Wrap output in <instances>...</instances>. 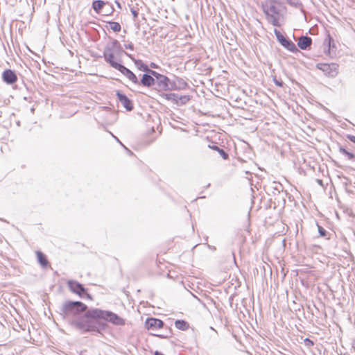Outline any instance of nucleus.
Here are the masks:
<instances>
[{
	"mask_svg": "<svg viewBox=\"0 0 355 355\" xmlns=\"http://www.w3.org/2000/svg\"><path fill=\"white\" fill-rule=\"evenodd\" d=\"M125 48L127 49L133 50L134 49V45H133V44L132 42H130L128 44H125Z\"/></svg>",
	"mask_w": 355,
	"mask_h": 355,
	"instance_id": "72a5a7b5",
	"label": "nucleus"
},
{
	"mask_svg": "<svg viewBox=\"0 0 355 355\" xmlns=\"http://www.w3.org/2000/svg\"><path fill=\"white\" fill-rule=\"evenodd\" d=\"M108 24L110 26V28L114 31V32H119L121 30V26L119 22L116 21H109Z\"/></svg>",
	"mask_w": 355,
	"mask_h": 355,
	"instance_id": "bb28decb",
	"label": "nucleus"
},
{
	"mask_svg": "<svg viewBox=\"0 0 355 355\" xmlns=\"http://www.w3.org/2000/svg\"><path fill=\"white\" fill-rule=\"evenodd\" d=\"M145 326L148 330H156L157 329L163 328L164 322L158 318H149L146 320Z\"/></svg>",
	"mask_w": 355,
	"mask_h": 355,
	"instance_id": "ddd939ff",
	"label": "nucleus"
},
{
	"mask_svg": "<svg viewBox=\"0 0 355 355\" xmlns=\"http://www.w3.org/2000/svg\"><path fill=\"white\" fill-rule=\"evenodd\" d=\"M286 2L290 5L295 6V7H297V5L299 4L298 2H295L293 0H286Z\"/></svg>",
	"mask_w": 355,
	"mask_h": 355,
	"instance_id": "f704fd0d",
	"label": "nucleus"
},
{
	"mask_svg": "<svg viewBox=\"0 0 355 355\" xmlns=\"http://www.w3.org/2000/svg\"><path fill=\"white\" fill-rule=\"evenodd\" d=\"M154 355H164V354H163L161 352L155 351L154 352Z\"/></svg>",
	"mask_w": 355,
	"mask_h": 355,
	"instance_id": "58836bf2",
	"label": "nucleus"
},
{
	"mask_svg": "<svg viewBox=\"0 0 355 355\" xmlns=\"http://www.w3.org/2000/svg\"><path fill=\"white\" fill-rule=\"evenodd\" d=\"M115 3L117 5L118 8H121V5L119 2L117 1H115Z\"/></svg>",
	"mask_w": 355,
	"mask_h": 355,
	"instance_id": "ea45409f",
	"label": "nucleus"
},
{
	"mask_svg": "<svg viewBox=\"0 0 355 355\" xmlns=\"http://www.w3.org/2000/svg\"><path fill=\"white\" fill-rule=\"evenodd\" d=\"M92 322L96 324V329L91 330V332L101 334L102 330L105 329V324L102 322V320L109 322L114 325L123 326L125 324V320L110 311L102 310L98 308H93Z\"/></svg>",
	"mask_w": 355,
	"mask_h": 355,
	"instance_id": "f03ea898",
	"label": "nucleus"
},
{
	"mask_svg": "<svg viewBox=\"0 0 355 355\" xmlns=\"http://www.w3.org/2000/svg\"><path fill=\"white\" fill-rule=\"evenodd\" d=\"M281 4L276 0H266L262 4L263 12L270 23L275 26H279V23Z\"/></svg>",
	"mask_w": 355,
	"mask_h": 355,
	"instance_id": "7ed1b4c3",
	"label": "nucleus"
},
{
	"mask_svg": "<svg viewBox=\"0 0 355 355\" xmlns=\"http://www.w3.org/2000/svg\"><path fill=\"white\" fill-rule=\"evenodd\" d=\"M92 311L93 308L88 309V306L80 301L67 300L59 307L62 319L83 333L91 332L96 328L91 317Z\"/></svg>",
	"mask_w": 355,
	"mask_h": 355,
	"instance_id": "f257e3e1",
	"label": "nucleus"
},
{
	"mask_svg": "<svg viewBox=\"0 0 355 355\" xmlns=\"http://www.w3.org/2000/svg\"><path fill=\"white\" fill-rule=\"evenodd\" d=\"M1 78L3 81L9 85L15 84L18 79L16 72L10 69H7L3 71Z\"/></svg>",
	"mask_w": 355,
	"mask_h": 355,
	"instance_id": "9b49d317",
	"label": "nucleus"
},
{
	"mask_svg": "<svg viewBox=\"0 0 355 355\" xmlns=\"http://www.w3.org/2000/svg\"><path fill=\"white\" fill-rule=\"evenodd\" d=\"M191 100L189 95H181L178 96V106L183 105L187 104Z\"/></svg>",
	"mask_w": 355,
	"mask_h": 355,
	"instance_id": "a878e982",
	"label": "nucleus"
},
{
	"mask_svg": "<svg viewBox=\"0 0 355 355\" xmlns=\"http://www.w3.org/2000/svg\"><path fill=\"white\" fill-rule=\"evenodd\" d=\"M350 146V144H347L345 146L339 145L338 152L347 160L355 162V153L352 152V150L349 148Z\"/></svg>",
	"mask_w": 355,
	"mask_h": 355,
	"instance_id": "4468645a",
	"label": "nucleus"
},
{
	"mask_svg": "<svg viewBox=\"0 0 355 355\" xmlns=\"http://www.w3.org/2000/svg\"><path fill=\"white\" fill-rule=\"evenodd\" d=\"M317 182H318L320 185H322V180L317 179Z\"/></svg>",
	"mask_w": 355,
	"mask_h": 355,
	"instance_id": "a19ab883",
	"label": "nucleus"
},
{
	"mask_svg": "<svg viewBox=\"0 0 355 355\" xmlns=\"http://www.w3.org/2000/svg\"><path fill=\"white\" fill-rule=\"evenodd\" d=\"M328 39H329V46L330 47L331 46V42H334V40L331 37V36L329 35H328Z\"/></svg>",
	"mask_w": 355,
	"mask_h": 355,
	"instance_id": "c9c22d12",
	"label": "nucleus"
},
{
	"mask_svg": "<svg viewBox=\"0 0 355 355\" xmlns=\"http://www.w3.org/2000/svg\"><path fill=\"white\" fill-rule=\"evenodd\" d=\"M189 87L188 83L182 78L174 76V79H170L168 91L184 90Z\"/></svg>",
	"mask_w": 355,
	"mask_h": 355,
	"instance_id": "1a4fd4ad",
	"label": "nucleus"
},
{
	"mask_svg": "<svg viewBox=\"0 0 355 355\" xmlns=\"http://www.w3.org/2000/svg\"><path fill=\"white\" fill-rule=\"evenodd\" d=\"M316 68L330 78L336 77L338 73V64L336 63H318Z\"/></svg>",
	"mask_w": 355,
	"mask_h": 355,
	"instance_id": "423d86ee",
	"label": "nucleus"
},
{
	"mask_svg": "<svg viewBox=\"0 0 355 355\" xmlns=\"http://www.w3.org/2000/svg\"><path fill=\"white\" fill-rule=\"evenodd\" d=\"M116 51L110 44H107L103 51V58L105 61L108 63L112 67L116 66L119 62L115 60Z\"/></svg>",
	"mask_w": 355,
	"mask_h": 355,
	"instance_id": "6e6552de",
	"label": "nucleus"
},
{
	"mask_svg": "<svg viewBox=\"0 0 355 355\" xmlns=\"http://www.w3.org/2000/svg\"><path fill=\"white\" fill-rule=\"evenodd\" d=\"M209 148L218 152L220 154V155L223 157V159H227L229 158L228 153L227 152H225V150H223V148H219L218 146L209 145Z\"/></svg>",
	"mask_w": 355,
	"mask_h": 355,
	"instance_id": "b1692460",
	"label": "nucleus"
},
{
	"mask_svg": "<svg viewBox=\"0 0 355 355\" xmlns=\"http://www.w3.org/2000/svg\"><path fill=\"white\" fill-rule=\"evenodd\" d=\"M109 44L116 51V56L119 55L122 53H124L125 51L122 49L121 45L118 40H113L112 42Z\"/></svg>",
	"mask_w": 355,
	"mask_h": 355,
	"instance_id": "412c9836",
	"label": "nucleus"
},
{
	"mask_svg": "<svg viewBox=\"0 0 355 355\" xmlns=\"http://www.w3.org/2000/svg\"><path fill=\"white\" fill-rule=\"evenodd\" d=\"M67 286L71 292L77 294L80 297H84L85 294H87V289L77 281L69 280L67 282Z\"/></svg>",
	"mask_w": 355,
	"mask_h": 355,
	"instance_id": "0eeeda50",
	"label": "nucleus"
},
{
	"mask_svg": "<svg viewBox=\"0 0 355 355\" xmlns=\"http://www.w3.org/2000/svg\"><path fill=\"white\" fill-rule=\"evenodd\" d=\"M347 138L354 144H355V136L352 135H347Z\"/></svg>",
	"mask_w": 355,
	"mask_h": 355,
	"instance_id": "473e14b6",
	"label": "nucleus"
},
{
	"mask_svg": "<svg viewBox=\"0 0 355 355\" xmlns=\"http://www.w3.org/2000/svg\"><path fill=\"white\" fill-rule=\"evenodd\" d=\"M178 96L179 95L175 93H169V94L162 93L161 94L162 97L164 98L165 99H166L168 101H171L174 104H175L177 105H178Z\"/></svg>",
	"mask_w": 355,
	"mask_h": 355,
	"instance_id": "4be33fe9",
	"label": "nucleus"
},
{
	"mask_svg": "<svg viewBox=\"0 0 355 355\" xmlns=\"http://www.w3.org/2000/svg\"><path fill=\"white\" fill-rule=\"evenodd\" d=\"M155 77L150 73H145L142 75L141 78L139 80L137 85L146 87H151L155 85Z\"/></svg>",
	"mask_w": 355,
	"mask_h": 355,
	"instance_id": "dca6fc26",
	"label": "nucleus"
},
{
	"mask_svg": "<svg viewBox=\"0 0 355 355\" xmlns=\"http://www.w3.org/2000/svg\"><path fill=\"white\" fill-rule=\"evenodd\" d=\"M150 73L155 78V86L157 90L168 91L170 78L166 76L161 74L156 71L150 72Z\"/></svg>",
	"mask_w": 355,
	"mask_h": 355,
	"instance_id": "20e7f679",
	"label": "nucleus"
},
{
	"mask_svg": "<svg viewBox=\"0 0 355 355\" xmlns=\"http://www.w3.org/2000/svg\"><path fill=\"white\" fill-rule=\"evenodd\" d=\"M124 54L126 55L129 58H130L134 62L135 66L137 67L139 70L144 71L145 73H150V72L155 71L154 70L149 69L148 66L146 64H145L141 60L135 59L132 55L127 52H124Z\"/></svg>",
	"mask_w": 355,
	"mask_h": 355,
	"instance_id": "2eb2a0df",
	"label": "nucleus"
},
{
	"mask_svg": "<svg viewBox=\"0 0 355 355\" xmlns=\"http://www.w3.org/2000/svg\"><path fill=\"white\" fill-rule=\"evenodd\" d=\"M175 327L182 331H186L189 327V324L184 320H177L175 322Z\"/></svg>",
	"mask_w": 355,
	"mask_h": 355,
	"instance_id": "5701e85b",
	"label": "nucleus"
},
{
	"mask_svg": "<svg viewBox=\"0 0 355 355\" xmlns=\"http://www.w3.org/2000/svg\"><path fill=\"white\" fill-rule=\"evenodd\" d=\"M105 12L106 13V15H108V14H111L113 11H114V8H113V6L111 4V7H106L105 8H103Z\"/></svg>",
	"mask_w": 355,
	"mask_h": 355,
	"instance_id": "c756f323",
	"label": "nucleus"
},
{
	"mask_svg": "<svg viewBox=\"0 0 355 355\" xmlns=\"http://www.w3.org/2000/svg\"><path fill=\"white\" fill-rule=\"evenodd\" d=\"M312 39L307 35H302L297 40V46L302 50H307L310 49Z\"/></svg>",
	"mask_w": 355,
	"mask_h": 355,
	"instance_id": "f3484780",
	"label": "nucleus"
},
{
	"mask_svg": "<svg viewBox=\"0 0 355 355\" xmlns=\"http://www.w3.org/2000/svg\"><path fill=\"white\" fill-rule=\"evenodd\" d=\"M171 334H172V332H171L170 329L168 331V334H164H164H152V335L157 336V337H159L160 338H168L171 336Z\"/></svg>",
	"mask_w": 355,
	"mask_h": 355,
	"instance_id": "cd10ccee",
	"label": "nucleus"
},
{
	"mask_svg": "<svg viewBox=\"0 0 355 355\" xmlns=\"http://www.w3.org/2000/svg\"><path fill=\"white\" fill-rule=\"evenodd\" d=\"M116 95L119 101L123 105L127 111L130 112L133 110L132 101L130 100L125 94H123L121 91L117 90Z\"/></svg>",
	"mask_w": 355,
	"mask_h": 355,
	"instance_id": "f8f14e48",
	"label": "nucleus"
},
{
	"mask_svg": "<svg viewBox=\"0 0 355 355\" xmlns=\"http://www.w3.org/2000/svg\"><path fill=\"white\" fill-rule=\"evenodd\" d=\"M318 233L320 236L326 238L327 239H330L331 234L328 232L324 228H323L322 226H320L318 223H316Z\"/></svg>",
	"mask_w": 355,
	"mask_h": 355,
	"instance_id": "393cba45",
	"label": "nucleus"
},
{
	"mask_svg": "<svg viewBox=\"0 0 355 355\" xmlns=\"http://www.w3.org/2000/svg\"><path fill=\"white\" fill-rule=\"evenodd\" d=\"M113 68L120 71L133 83L136 85L139 83V79L137 78V76L131 70L125 67L122 64L119 63L116 64V66Z\"/></svg>",
	"mask_w": 355,
	"mask_h": 355,
	"instance_id": "9d476101",
	"label": "nucleus"
},
{
	"mask_svg": "<svg viewBox=\"0 0 355 355\" xmlns=\"http://www.w3.org/2000/svg\"><path fill=\"white\" fill-rule=\"evenodd\" d=\"M86 297V298L89 299V300L92 299V295L90 294H89L87 292V294H85V297Z\"/></svg>",
	"mask_w": 355,
	"mask_h": 355,
	"instance_id": "e433bc0d",
	"label": "nucleus"
},
{
	"mask_svg": "<svg viewBox=\"0 0 355 355\" xmlns=\"http://www.w3.org/2000/svg\"><path fill=\"white\" fill-rule=\"evenodd\" d=\"M304 343L309 348H310L314 345V342L309 338H306L304 340Z\"/></svg>",
	"mask_w": 355,
	"mask_h": 355,
	"instance_id": "c85d7f7f",
	"label": "nucleus"
},
{
	"mask_svg": "<svg viewBox=\"0 0 355 355\" xmlns=\"http://www.w3.org/2000/svg\"><path fill=\"white\" fill-rule=\"evenodd\" d=\"M106 7H111V3L103 0H94L92 2V8L97 13H100Z\"/></svg>",
	"mask_w": 355,
	"mask_h": 355,
	"instance_id": "a211bd4d",
	"label": "nucleus"
},
{
	"mask_svg": "<svg viewBox=\"0 0 355 355\" xmlns=\"http://www.w3.org/2000/svg\"><path fill=\"white\" fill-rule=\"evenodd\" d=\"M130 11L133 15L134 19H135L136 18H137L138 15H139V11L135 8H131Z\"/></svg>",
	"mask_w": 355,
	"mask_h": 355,
	"instance_id": "2f4dec72",
	"label": "nucleus"
},
{
	"mask_svg": "<svg viewBox=\"0 0 355 355\" xmlns=\"http://www.w3.org/2000/svg\"><path fill=\"white\" fill-rule=\"evenodd\" d=\"M273 81L275 84L278 87H282L284 85V82L282 80H277L276 78H274Z\"/></svg>",
	"mask_w": 355,
	"mask_h": 355,
	"instance_id": "7c9ffc66",
	"label": "nucleus"
},
{
	"mask_svg": "<svg viewBox=\"0 0 355 355\" xmlns=\"http://www.w3.org/2000/svg\"><path fill=\"white\" fill-rule=\"evenodd\" d=\"M37 259L38 263L42 268H46L49 266V262L47 260L46 256L41 251L36 252Z\"/></svg>",
	"mask_w": 355,
	"mask_h": 355,
	"instance_id": "6ab92c4d",
	"label": "nucleus"
},
{
	"mask_svg": "<svg viewBox=\"0 0 355 355\" xmlns=\"http://www.w3.org/2000/svg\"><path fill=\"white\" fill-rule=\"evenodd\" d=\"M150 67L152 68H155V69L158 67L157 65L155 63H154V62H151L150 63Z\"/></svg>",
	"mask_w": 355,
	"mask_h": 355,
	"instance_id": "4c0bfd02",
	"label": "nucleus"
},
{
	"mask_svg": "<svg viewBox=\"0 0 355 355\" xmlns=\"http://www.w3.org/2000/svg\"><path fill=\"white\" fill-rule=\"evenodd\" d=\"M275 35L279 44L288 51L296 53L298 51L295 44L288 38H286L279 31L275 29Z\"/></svg>",
	"mask_w": 355,
	"mask_h": 355,
	"instance_id": "39448f33",
	"label": "nucleus"
},
{
	"mask_svg": "<svg viewBox=\"0 0 355 355\" xmlns=\"http://www.w3.org/2000/svg\"><path fill=\"white\" fill-rule=\"evenodd\" d=\"M273 186L272 189H273L272 193L274 195L276 194H281L282 193H284L285 196H287V192L286 191H284V187L282 184L279 182H274L272 183Z\"/></svg>",
	"mask_w": 355,
	"mask_h": 355,
	"instance_id": "aec40b11",
	"label": "nucleus"
}]
</instances>
